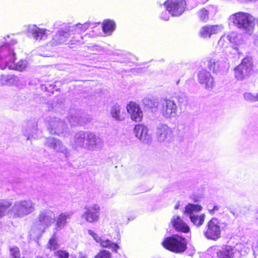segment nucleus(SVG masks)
I'll return each mask as SVG.
<instances>
[{
  "label": "nucleus",
  "instance_id": "f8f14e48",
  "mask_svg": "<svg viewBox=\"0 0 258 258\" xmlns=\"http://www.w3.org/2000/svg\"><path fill=\"white\" fill-rule=\"evenodd\" d=\"M85 209L86 211L82 216L87 222L93 223L99 220L100 207L98 205L95 204Z\"/></svg>",
  "mask_w": 258,
  "mask_h": 258
},
{
  "label": "nucleus",
  "instance_id": "a878e982",
  "mask_svg": "<svg viewBox=\"0 0 258 258\" xmlns=\"http://www.w3.org/2000/svg\"><path fill=\"white\" fill-rule=\"evenodd\" d=\"M98 243L102 247L112 249L115 252H116L119 248V246L116 243L112 242L108 239L103 240L101 238Z\"/></svg>",
  "mask_w": 258,
  "mask_h": 258
},
{
  "label": "nucleus",
  "instance_id": "c9c22d12",
  "mask_svg": "<svg viewBox=\"0 0 258 258\" xmlns=\"http://www.w3.org/2000/svg\"><path fill=\"white\" fill-rule=\"evenodd\" d=\"M94 258H111V254L109 251L103 249L100 250Z\"/></svg>",
  "mask_w": 258,
  "mask_h": 258
},
{
  "label": "nucleus",
  "instance_id": "a18cd8bd",
  "mask_svg": "<svg viewBox=\"0 0 258 258\" xmlns=\"http://www.w3.org/2000/svg\"><path fill=\"white\" fill-rule=\"evenodd\" d=\"M179 203H176V205H175L174 208H175V209H178V208H179Z\"/></svg>",
  "mask_w": 258,
  "mask_h": 258
},
{
  "label": "nucleus",
  "instance_id": "de8ad7c7",
  "mask_svg": "<svg viewBox=\"0 0 258 258\" xmlns=\"http://www.w3.org/2000/svg\"><path fill=\"white\" fill-rule=\"evenodd\" d=\"M256 99H257V101H258V93H257V98H256Z\"/></svg>",
  "mask_w": 258,
  "mask_h": 258
},
{
  "label": "nucleus",
  "instance_id": "f3484780",
  "mask_svg": "<svg viewBox=\"0 0 258 258\" xmlns=\"http://www.w3.org/2000/svg\"><path fill=\"white\" fill-rule=\"evenodd\" d=\"M223 29L222 26L211 25L206 26L201 28L200 35L203 38H210L212 35L216 34Z\"/></svg>",
  "mask_w": 258,
  "mask_h": 258
},
{
  "label": "nucleus",
  "instance_id": "dca6fc26",
  "mask_svg": "<svg viewBox=\"0 0 258 258\" xmlns=\"http://www.w3.org/2000/svg\"><path fill=\"white\" fill-rule=\"evenodd\" d=\"M172 227L178 231L187 233L189 231V227L178 215L173 216L170 222Z\"/></svg>",
  "mask_w": 258,
  "mask_h": 258
},
{
  "label": "nucleus",
  "instance_id": "c756f323",
  "mask_svg": "<svg viewBox=\"0 0 258 258\" xmlns=\"http://www.w3.org/2000/svg\"><path fill=\"white\" fill-rule=\"evenodd\" d=\"M202 209V207L199 205L188 204L185 208L184 212L190 215H192L194 212H199Z\"/></svg>",
  "mask_w": 258,
  "mask_h": 258
},
{
  "label": "nucleus",
  "instance_id": "a211bd4d",
  "mask_svg": "<svg viewBox=\"0 0 258 258\" xmlns=\"http://www.w3.org/2000/svg\"><path fill=\"white\" fill-rule=\"evenodd\" d=\"M143 113L139 105L135 102H130V118L136 122L141 121Z\"/></svg>",
  "mask_w": 258,
  "mask_h": 258
},
{
  "label": "nucleus",
  "instance_id": "2eb2a0df",
  "mask_svg": "<svg viewBox=\"0 0 258 258\" xmlns=\"http://www.w3.org/2000/svg\"><path fill=\"white\" fill-rule=\"evenodd\" d=\"M34 210V204L30 201H21L16 206V214L19 217L28 215Z\"/></svg>",
  "mask_w": 258,
  "mask_h": 258
},
{
  "label": "nucleus",
  "instance_id": "09e8293b",
  "mask_svg": "<svg viewBox=\"0 0 258 258\" xmlns=\"http://www.w3.org/2000/svg\"><path fill=\"white\" fill-rule=\"evenodd\" d=\"M127 111H129V109L127 108Z\"/></svg>",
  "mask_w": 258,
  "mask_h": 258
},
{
  "label": "nucleus",
  "instance_id": "4468645a",
  "mask_svg": "<svg viewBox=\"0 0 258 258\" xmlns=\"http://www.w3.org/2000/svg\"><path fill=\"white\" fill-rule=\"evenodd\" d=\"M209 69L213 72L217 73L229 68L227 59L219 60L215 58H210L208 63Z\"/></svg>",
  "mask_w": 258,
  "mask_h": 258
},
{
  "label": "nucleus",
  "instance_id": "412c9836",
  "mask_svg": "<svg viewBox=\"0 0 258 258\" xmlns=\"http://www.w3.org/2000/svg\"><path fill=\"white\" fill-rule=\"evenodd\" d=\"M85 138V143L84 144L85 148L89 149L93 148L96 145L97 138L94 134L86 132Z\"/></svg>",
  "mask_w": 258,
  "mask_h": 258
},
{
  "label": "nucleus",
  "instance_id": "e433bc0d",
  "mask_svg": "<svg viewBox=\"0 0 258 258\" xmlns=\"http://www.w3.org/2000/svg\"><path fill=\"white\" fill-rule=\"evenodd\" d=\"M54 256L57 258H69L70 254L65 250H58L54 252Z\"/></svg>",
  "mask_w": 258,
  "mask_h": 258
},
{
  "label": "nucleus",
  "instance_id": "c03bdc74",
  "mask_svg": "<svg viewBox=\"0 0 258 258\" xmlns=\"http://www.w3.org/2000/svg\"><path fill=\"white\" fill-rule=\"evenodd\" d=\"M47 145L49 147L53 148H55L56 147V143H55V142H52V143H48Z\"/></svg>",
  "mask_w": 258,
  "mask_h": 258
},
{
  "label": "nucleus",
  "instance_id": "20e7f679",
  "mask_svg": "<svg viewBox=\"0 0 258 258\" xmlns=\"http://www.w3.org/2000/svg\"><path fill=\"white\" fill-rule=\"evenodd\" d=\"M160 111L165 119L175 118L177 115L178 108L176 102L169 99H162L160 103Z\"/></svg>",
  "mask_w": 258,
  "mask_h": 258
},
{
  "label": "nucleus",
  "instance_id": "7ed1b4c3",
  "mask_svg": "<svg viewBox=\"0 0 258 258\" xmlns=\"http://www.w3.org/2000/svg\"><path fill=\"white\" fill-rule=\"evenodd\" d=\"M15 59L16 54L10 45L4 44L0 46V69L4 70L7 67L11 68Z\"/></svg>",
  "mask_w": 258,
  "mask_h": 258
},
{
  "label": "nucleus",
  "instance_id": "423d86ee",
  "mask_svg": "<svg viewBox=\"0 0 258 258\" xmlns=\"http://www.w3.org/2000/svg\"><path fill=\"white\" fill-rule=\"evenodd\" d=\"M156 136L158 142L168 143L172 140L173 133L171 128L167 124L161 123L156 127Z\"/></svg>",
  "mask_w": 258,
  "mask_h": 258
},
{
  "label": "nucleus",
  "instance_id": "4be33fe9",
  "mask_svg": "<svg viewBox=\"0 0 258 258\" xmlns=\"http://www.w3.org/2000/svg\"><path fill=\"white\" fill-rule=\"evenodd\" d=\"M115 28V23L114 21L106 19L102 22L103 32L107 34H110Z\"/></svg>",
  "mask_w": 258,
  "mask_h": 258
},
{
  "label": "nucleus",
  "instance_id": "5701e85b",
  "mask_svg": "<svg viewBox=\"0 0 258 258\" xmlns=\"http://www.w3.org/2000/svg\"><path fill=\"white\" fill-rule=\"evenodd\" d=\"M71 215L69 213H62L60 214L55 220L56 227H63L67 224V219L69 218Z\"/></svg>",
  "mask_w": 258,
  "mask_h": 258
},
{
  "label": "nucleus",
  "instance_id": "58836bf2",
  "mask_svg": "<svg viewBox=\"0 0 258 258\" xmlns=\"http://www.w3.org/2000/svg\"><path fill=\"white\" fill-rule=\"evenodd\" d=\"M88 233L90 235L93 237V238L94 239V240L97 242H99L100 239L101 238L98 234L95 233L94 231H93L91 230H88Z\"/></svg>",
  "mask_w": 258,
  "mask_h": 258
},
{
  "label": "nucleus",
  "instance_id": "473e14b6",
  "mask_svg": "<svg viewBox=\"0 0 258 258\" xmlns=\"http://www.w3.org/2000/svg\"><path fill=\"white\" fill-rule=\"evenodd\" d=\"M27 64L28 63L26 60L21 59L14 64L13 68L16 70L22 72L27 68Z\"/></svg>",
  "mask_w": 258,
  "mask_h": 258
},
{
  "label": "nucleus",
  "instance_id": "b1692460",
  "mask_svg": "<svg viewBox=\"0 0 258 258\" xmlns=\"http://www.w3.org/2000/svg\"><path fill=\"white\" fill-rule=\"evenodd\" d=\"M17 77L15 75L0 76V85H8L15 83L17 81Z\"/></svg>",
  "mask_w": 258,
  "mask_h": 258
},
{
  "label": "nucleus",
  "instance_id": "39448f33",
  "mask_svg": "<svg viewBox=\"0 0 258 258\" xmlns=\"http://www.w3.org/2000/svg\"><path fill=\"white\" fill-rule=\"evenodd\" d=\"M252 65L251 58H243L241 63L234 69L235 77L240 81L248 78L252 70Z\"/></svg>",
  "mask_w": 258,
  "mask_h": 258
},
{
  "label": "nucleus",
  "instance_id": "0eeeda50",
  "mask_svg": "<svg viewBox=\"0 0 258 258\" xmlns=\"http://www.w3.org/2000/svg\"><path fill=\"white\" fill-rule=\"evenodd\" d=\"M185 2L184 0H167L164 5L170 14L173 16L180 15L185 8Z\"/></svg>",
  "mask_w": 258,
  "mask_h": 258
},
{
  "label": "nucleus",
  "instance_id": "1a4fd4ad",
  "mask_svg": "<svg viewBox=\"0 0 258 258\" xmlns=\"http://www.w3.org/2000/svg\"><path fill=\"white\" fill-rule=\"evenodd\" d=\"M218 220L212 218L207 224V229L204 232L205 236L208 238L216 240L220 237L221 230Z\"/></svg>",
  "mask_w": 258,
  "mask_h": 258
},
{
  "label": "nucleus",
  "instance_id": "bb28decb",
  "mask_svg": "<svg viewBox=\"0 0 258 258\" xmlns=\"http://www.w3.org/2000/svg\"><path fill=\"white\" fill-rule=\"evenodd\" d=\"M191 222L197 226H201L205 220V215L203 214L200 216L197 215H190L189 217Z\"/></svg>",
  "mask_w": 258,
  "mask_h": 258
},
{
  "label": "nucleus",
  "instance_id": "9b49d317",
  "mask_svg": "<svg viewBox=\"0 0 258 258\" xmlns=\"http://www.w3.org/2000/svg\"><path fill=\"white\" fill-rule=\"evenodd\" d=\"M199 83L204 85L207 89H212L215 85L214 78L210 72L206 70H202L198 74Z\"/></svg>",
  "mask_w": 258,
  "mask_h": 258
},
{
  "label": "nucleus",
  "instance_id": "f03ea898",
  "mask_svg": "<svg viewBox=\"0 0 258 258\" xmlns=\"http://www.w3.org/2000/svg\"><path fill=\"white\" fill-rule=\"evenodd\" d=\"M162 244L166 249L175 253L182 252L186 248L185 239L178 235L167 237Z\"/></svg>",
  "mask_w": 258,
  "mask_h": 258
},
{
  "label": "nucleus",
  "instance_id": "49530a36",
  "mask_svg": "<svg viewBox=\"0 0 258 258\" xmlns=\"http://www.w3.org/2000/svg\"><path fill=\"white\" fill-rule=\"evenodd\" d=\"M36 258H43L42 256H38Z\"/></svg>",
  "mask_w": 258,
  "mask_h": 258
},
{
  "label": "nucleus",
  "instance_id": "2f4dec72",
  "mask_svg": "<svg viewBox=\"0 0 258 258\" xmlns=\"http://www.w3.org/2000/svg\"><path fill=\"white\" fill-rule=\"evenodd\" d=\"M237 34L234 32H231L228 33L227 35L222 36L219 41V43H221L225 39H227L230 42H235L237 40Z\"/></svg>",
  "mask_w": 258,
  "mask_h": 258
},
{
  "label": "nucleus",
  "instance_id": "9d476101",
  "mask_svg": "<svg viewBox=\"0 0 258 258\" xmlns=\"http://www.w3.org/2000/svg\"><path fill=\"white\" fill-rule=\"evenodd\" d=\"M133 133L136 137L144 143H148L151 141L152 137L148 127L143 124L136 125Z\"/></svg>",
  "mask_w": 258,
  "mask_h": 258
},
{
  "label": "nucleus",
  "instance_id": "cd10ccee",
  "mask_svg": "<svg viewBox=\"0 0 258 258\" xmlns=\"http://www.w3.org/2000/svg\"><path fill=\"white\" fill-rule=\"evenodd\" d=\"M111 114L112 117L119 120H122L124 119L126 116V113L121 112L119 108L115 106H113L111 108Z\"/></svg>",
  "mask_w": 258,
  "mask_h": 258
},
{
  "label": "nucleus",
  "instance_id": "6e6552de",
  "mask_svg": "<svg viewBox=\"0 0 258 258\" xmlns=\"http://www.w3.org/2000/svg\"><path fill=\"white\" fill-rule=\"evenodd\" d=\"M54 214L49 210L41 211L38 215L36 224L44 229L50 227L54 221Z\"/></svg>",
  "mask_w": 258,
  "mask_h": 258
},
{
  "label": "nucleus",
  "instance_id": "6ab92c4d",
  "mask_svg": "<svg viewBox=\"0 0 258 258\" xmlns=\"http://www.w3.org/2000/svg\"><path fill=\"white\" fill-rule=\"evenodd\" d=\"M46 30L40 28L35 25L29 27L27 32L29 34L32 35L36 40H41L47 37Z\"/></svg>",
  "mask_w": 258,
  "mask_h": 258
},
{
  "label": "nucleus",
  "instance_id": "f257e3e1",
  "mask_svg": "<svg viewBox=\"0 0 258 258\" xmlns=\"http://www.w3.org/2000/svg\"><path fill=\"white\" fill-rule=\"evenodd\" d=\"M231 20L238 28L246 32H251L255 26V19L247 13L238 12L231 16Z\"/></svg>",
  "mask_w": 258,
  "mask_h": 258
},
{
  "label": "nucleus",
  "instance_id": "a19ab883",
  "mask_svg": "<svg viewBox=\"0 0 258 258\" xmlns=\"http://www.w3.org/2000/svg\"><path fill=\"white\" fill-rule=\"evenodd\" d=\"M55 86V85H46L45 88L47 92L53 93L54 91Z\"/></svg>",
  "mask_w": 258,
  "mask_h": 258
},
{
  "label": "nucleus",
  "instance_id": "ea45409f",
  "mask_svg": "<svg viewBox=\"0 0 258 258\" xmlns=\"http://www.w3.org/2000/svg\"><path fill=\"white\" fill-rule=\"evenodd\" d=\"M86 29V28H83L82 25L77 24L74 29V31L79 33L82 32H84Z\"/></svg>",
  "mask_w": 258,
  "mask_h": 258
},
{
  "label": "nucleus",
  "instance_id": "aec40b11",
  "mask_svg": "<svg viewBox=\"0 0 258 258\" xmlns=\"http://www.w3.org/2000/svg\"><path fill=\"white\" fill-rule=\"evenodd\" d=\"M235 249L230 246H224L217 252L219 258H232Z\"/></svg>",
  "mask_w": 258,
  "mask_h": 258
},
{
  "label": "nucleus",
  "instance_id": "7c9ffc66",
  "mask_svg": "<svg viewBox=\"0 0 258 258\" xmlns=\"http://www.w3.org/2000/svg\"><path fill=\"white\" fill-rule=\"evenodd\" d=\"M85 134L86 132H81L76 135L75 142L78 146L84 147L86 139Z\"/></svg>",
  "mask_w": 258,
  "mask_h": 258
},
{
  "label": "nucleus",
  "instance_id": "4c0bfd02",
  "mask_svg": "<svg viewBox=\"0 0 258 258\" xmlns=\"http://www.w3.org/2000/svg\"><path fill=\"white\" fill-rule=\"evenodd\" d=\"M244 98L247 101L255 102L257 101V94L255 95H254L251 93L247 92L244 93Z\"/></svg>",
  "mask_w": 258,
  "mask_h": 258
},
{
  "label": "nucleus",
  "instance_id": "72a5a7b5",
  "mask_svg": "<svg viewBox=\"0 0 258 258\" xmlns=\"http://www.w3.org/2000/svg\"><path fill=\"white\" fill-rule=\"evenodd\" d=\"M198 16L201 21L206 22L209 19V12L205 9H202L198 12Z\"/></svg>",
  "mask_w": 258,
  "mask_h": 258
},
{
  "label": "nucleus",
  "instance_id": "c85d7f7f",
  "mask_svg": "<svg viewBox=\"0 0 258 258\" xmlns=\"http://www.w3.org/2000/svg\"><path fill=\"white\" fill-rule=\"evenodd\" d=\"M59 246L57 238L55 235H53L48 240L47 244V248L50 251L55 250Z\"/></svg>",
  "mask_w": 258,
  "mask_h": 258
},
{
  "label": "nucleus",
  "instance_id": "f704fd0d",
  "mask_svg": "<svg viewBox=\"0 0 258 258\" xmlns=\"http://www.w3.org/2000/svg\"><path fill=\"white\" fill-rule=\"evenodd\" d=\"M144 104L148 108H154L157 106V102L154 100L148 98H145L143 100Z\"/></svg>",
  "mask_w": 258,
  "mask_h": 258
},
{
  "label": "nucleus",
  "instance_id": "393cba45",
  "mask_svg": "<svg viewBox=\"0 0 258 258\" xmlns=\"http://www.w3.org/2000/svg\"><path fill=\"white\" fill-rule=\"evenodd\" d=\"M12 205V203L6 200H0V218L4 216Z\"/></svg>",
  "mask_w": 258,
  "mask_h": 258
},
{
  "label": "nucleus",
  "instance_id": "ddd939ff",
  "mask_svg": "<svg viewBox=\"0 0 258 258\" xmlns=\"http://www.w3.org/2000/svg\"><path fill=\"white\" fill-rule=\"evenodd\" d=\"M73 31V30L57 31L49 41L50 45L54 47L63 44L68 40L71 34V32Z\"/></svg>",
  "mask_w": 258,
  "mask_h": 258
},
{
  "label": "nucleus",
  "instance_id": "79ce46f5",
  "mask_svg": "<svg viewBox=\"0 0 258 258\" xmlns=\"http://www.w3.org/2000/svg\"><path fill=\"white\" fill-rule=\"evenodd\" d=\"M219 210V207L218 206H215L213 208H211L208 207V211L211 215H214L216 212H217Z\"/></svg>",
  "mask_w": 258,
  "mask_h": 258
},
{
  "label": "nucleus",
  "instance_id": "37998d69",
  "mask_svg": "<svg viewBox=\"0 0 258 258\" xmlns=\"http://www.w3.org/2000/svg\"><path fill=\"white\" fill-rule=\"evenodd\" d=\"M169 14H170V13L167 10L166 11H165L164 12H163L161 15L162 19H163L166 21L168 20L169 19V17H170Z\"/></svg>",
  "mask_w": 258,
  "mask_h": 258
}]
</instances>
